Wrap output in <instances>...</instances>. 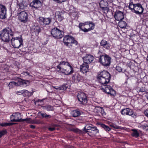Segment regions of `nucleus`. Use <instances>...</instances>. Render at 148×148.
I'll return each mask as SVG.
<instances>
[{
  "instance_id": "412c9836",
  "label": "nucleus",
  "mask_w": 148,
  "mask_h": 148,
  "mask_svg": "<svg viewBox=\"0 0 148 148\" xmlns=\"http://www.w3.org/2000/svg\"><path fill=\"white\" fill-rule=\"evenodd\" d=\"M11 121L12 122H20L21 121H26V119H22L21 120V119H19L18 117L16 116V115H12L10 117Z\"/></svg>"
},
{
  "instance_id": "e433bc0d",
  "label": "nucleus",
  "mask_w": 148,
  "mask_h": 148,
  "mask_svg": "<svg viewBox=\"0 0 148 148\" xmlns=\"http://www.w3.org/2000/svg\"><path fill=\"white\" fill-rule=\"evenodd\" d=\"M72 131H73V132H75L78 133H79V134H82V135L84 134L83 130L82 131L81 130H79L77 128H76V129L73 128L72 129Z\"/></svg>"
},
{
  "instance_id": "f704fd0d",
  "label": "nucleus",
  "mask_w": 148,
  "mask_h": 148,
  "mask_svg": "<svg viewBox=\"0 0 148 148\" xmlns=\"http://www.w3.org/2000/svg\"><path fill=\"white\" fill-rule=\"evenodd\" d=\"M108 3L107 2H105L104 4V7H103V5L102 3H100L99 5L100 8L104 10H106L108 11V8L107 7Z\"/></svg>"
},
{
  "instance_id": "b1692460",
  "label": "nucleus",
  "mask_w": 148,
  "mask_h": 148,
  "mask_svg": "<svg viewBox=\"0 0 148 148\" xmlns=\"http://www.w3.org/2000/svg\"><path fill=\"white\" fill-rule=\"evenodd\" d=\"M81 78V76L77 73H75L72 77V79L73 80L79 81Z\"/></svg>"
},
{
  "instance_id": "5fc2aeb1",
  "label": "nucleus",
  "mask_w": 148,
  "mask_h": 148,
  "mask_svg": "<svg viewBox=\"0 0 148 148\" xmlns=\"http://www.w3.org/2000/svg\"><path fill=\"white\" fill-rule=\"evenodd\" d=\"M30 127L31 128L34 129L36 127L35 126L33 125H30Z\"/></svg>"
},
{
  "instance_id": "c85d7f7f",
  "label": "nucleus",
  "mask_w": 148,
  "mask_h": 148,
  "mask_svg": "<svg viewBox=\"0 0 148 148\" xmlns=\"http://www.w3.org/2000/svg\"><path fill=\"white\" fill-rule=\"evenodd\" d=\"M43 109L46 110L48 111H53L54 108L53 107L50 105H47L43 107Z\"/></svg>"
},
{
  "instance_id": "f257e3e1",
  "label": "nucleus",
  "mask_w": 148,
  "mask_h": 148,
  "mask_svg": "<svg viewBox=\"0 0 148 148\" xmlns=\"http://www.w3.org/2000/svg\"><path fill=\"white\" fill-rule=\"evenodd\" d=\"M57 67L58 71L64 73L65 75H71L74 72L73 68L67 62H61Z\"/></svg>"
},
{
  "instance_id": "bb28decb",
  "label": "nucleus",
  "mask_w": 148,
  "mask_h": 148,
  "mask_svg": "<svg viewBox=\"0 0 148 148\" xmlns=\"http://www.w3.org/2000/svg\"><path fill=\"white\" fill-rule=\"evenodd\" d=\"M127 23L126 22L122 21V20L119 21L118 23L119 26L122 28H125L126 26Z\"/></svg>"
},
{
  "instance_id": "c756f323",
  "label": "nucleus",
  "mask_w": 148,
  "mask_h": 148,
  "mask_svg": "<svg viewBox=\"0 0 148 148\" xmlns=\"http://www.w3.org/2000/svg\"><path fill=\"white\" fill-rule=\"evenodd\" d=\"M18 81L19 84L20 86L22 85L26 86H27V83L29 82L28 81L23 80L21 79H20Z\"/></svg>"
},
{
  "instance_id": "473e14b6",
  "label": "nucleus",
  "mask_w": 148,
  "mask_h": 148,
  "mask_svg": "<svg viewBox=\"0 0 148 148\" xmlns=\"http://www.w3.org/2000/svg\"><path fill=\"white\" fill-rule=\"evenodd\" d=\"M21 92L24 97H29L31 95V93L26 90H22Z\"/></svg>"
},
{
  "instance_id": "f03ea898",
  "label": "nucleus",
  "mask_w": 148,
  "mask_h": 148,
  "mask_svg": "<svg viewBox=\"0 0 148 148\" xmlns=\"http://www.w3.org/2000/svg\"><path fill=\"white\" fill-rule=\"evenodd\" d=\"M110 79V75L107 71H103L101 72L97 76V79L98 82L104 85L109 83Z\"/></svg>"
},
{
  "instance_id": "3c124183",
  "label": "nucleus",
  "mask_w": 148,
  "mask_h": 148,
  "mask_svg": "<svg viewBox=\"0 0 148 148\" xmlns=\"http://www.w3.org/2000/svg\"><path fill=\"white\" fill-rule=\"evenodd\" d=\"M103 47L104 48H106L107 49H109L110 48L109 45L108 43Z\"/></svg>"
},
{
  "instance_id": "a19ab883",
  "label": "nucleus",
  "mask_w": 148,
  "mask_h": 148,
  "mask_svg": "<svg viewBox=\"0 0 148 148\" xmlns=\"http://www.w3.org/2000/svg\"><path fill=\"white\" fill-rule=\"evenodd\" d=\"M68 87L67 85V84L63 85L62 86H60V89L61 90H66L67 88Z\"/></svg>"
},
{
  "instance_id": "0eeeda50",
  "label": "nucleus",
  "mask_w": 148,
  "mask_h": 148,
  "mask_svg": "<svg viewBox=\"0 0 148 148\" xmlns=\"http://www.w3.org/2000/svg\"><path fill=\"white\" fill-rule=\"evenodd\" d=\"M51 34L53 37L55 38L60 39L63 36L64 32L56 27L51 29Z\"/></svg>"
},
{
  "instance_id": "72a5a7b5",
  "label": "nucleus",
  "mask_w": 148,
  "mask_h": 148,
  "mask_svg": "<svg viewBox=\"0 0 148 148\" xmlns=\"http://www.w3.org/2000/svg\"><path fill=\"white\" fill-rule=\"evenodd\" d=\"M94 27L93 26H91L90 27L88 28L87 29L84 28H82V27H81V28H80V29H81L82 31L84 32H87L89 31H90L92 30H93L94 29Z\"/></svg>"
},
{
  "instance_id": "4be33fe9",
  "label": "nucleus",
  "mask_w": 148,
  "mask_h": 148,
  "mask_svg": "<svg viewBox=\"0 0 148 148\" xmlns=\"http://www.w3.org/2000/svg\"><path fill=\"white\" fill-rule=\"evenodd\" d=\"M81 112L79 110H76L71 111V114L73 117H77L81 115Z\"/></svg>"
},
{
  "instance_id": "4d7b16f0",
  "label": "nucleus",
  "mask_w": 148,
  "mask_h": 148,
  "mask_svg": "<svg viewBox=\"0 0 148 148\" xmlns=\"http://www.w3.org/2000/svg\"><path fill=\"white\" fill-rule=\"evenodd\" d=\"M106 2H104L103 1H101V2L100 3H102V5H103V7H104V4Z\"/></svg>"
},
{
  "instance_id": "0e129e2a",
  "label": "nucleus",
  "mask_w": 148,
  "mask_h": 148,
  "mask_svg": "<svg viewBox=\"0 0 148 148\" xmlns=\"http://www.w3.org/2000/svg\"><path fill=\"white\" fill-rule=\"evenodd\" d=\"M1 136L0 135V138L1 137Z\"/></svg>"
},
{
  "instance_id": "f8f14e48",
  "label": "nucleus",
  "mask_w": 148,
  "mask_h": 148,
  "mask_svg": "<svg viewBox=\"0 0 148 148\" xmlns=\"http://www.w3.org/2000/svg\"><path fill=\"white\" fill-rule=\"evenodd\" d=\"M78 100L80 102V104H85L87 102V99L86 94L83 92H80L78 93L77 96Z\"/></svg>"
},
{
  "instance_id": "39448f33",
  "label": "nucleus",
  "mask_w": 148,
  "mask_h": 148,
  "mask_svg": "<svg viewBox=\"0 0 148 148\" xmlns=\"http://www.w3.org/2000/svg\"><path fill=\"white\" fill-rule=\"evenodd\" d=\"M111 58L108 55L104 53L100 56L99 61L101 64L105 66H109L111 62Z\"/></svg>"
},
{
  "instance_id": "1a4fd4ad",
  "label": "nucleus",
  "mask_w": 148,
  "mask_h": 148,
  "mask_svg": "<svg viewBox=\"0 0 148 148\" xmlns=\"http://www.w3.org/2000/svg\"><path fill=\"white\" fill-rule=\"evenodd\" d=\"M18 16L19 20L22 23H26L29 21L27 13L24 11L19 13Z\"/></svg>"
},
{
  "instance_id": "c9c22d12",
  "label": "nucleus",
  "mask_w": 148,
  "mask_h": 148,
  "mask_svg": "<svg viewBox=\"0 0 148 148\" xmlns=\"http://www.w3.org/2000/svg\"><path fill=\"white\" fill-rule=\"evenodd\" d=\"M110 126L113 127V128L116 129H120L121 130L124 129V128L123 127L119 126H117L114 124H112L110 125Z\"/></svg>"
},
{
  "instance_id": "864d4df0",
  "label": "nucleus",
  "mask_w": 148,
  "mask_h": 148,
  "mask_svg": "<svg viewBox=\"0 0 148 148\" xmlns=\"http://www.w3.org/2000/svg\"><path fill=\"white\" fill-rule=\"evenodd\" d=\"M144 114L145 115L148 117V109L146 110L144 112Z\"/></svg>"
},
{
  "instance_id": "37998d69",
  "label": "nucleus",
  "mask_w": 148,
  "mask_h": 148,
  "mask_svg": "<svg viewBox=\"0 0 148 148\" xmlns=\"http://www.w3.org/2000/svg\"><path fill=\"white\" fill-rule=\"evenodd\" d=\"M140 127L146 130H148V125H141Z\"/></svg>"
},
{
  "instance_id": "ddd939ff",
  "label": "nucleus",
  "mask_w": 148,
  "mask_h": 148,
  "mask_svg": "<svg viewBox=\"0 0 148 148\" xmlns=\"http://www.w3.org/2000/svg\"><path fill=\"white\" fill-rule=\"evenodd\" d=\"M6 7L0 4V18L5 19L6 18Z\"/></svg>"
},
{
  "instance_id": "bf43d9fd",
  "label": "nucleus",
  "mask_w": 148,
  "mask_h": 148,
  "mask_svg": "<svg viewBox=\"0 0 148 148\" xmlns=\"http://www.w3.org/2000/svg\"><path fill=\"white\" fill-rule=\"evenodd\" d=\"M25 73L28 75H29V73L27 72H25Z\"/></svg>"
},
{
  "instance_id": "423d86ee",
  "label": "nucleus",
  "mask_w": 148,
  "mask_h": 148,
  "mask_svg": "<svg viewBox=\"0 0 148 148\" xmlns=\"http://www.w3.org/2000/svg\"><path fill=\"white\" fill-rule=\"evenodd\" d=\"M23 40L21 37L12 38L11 39L12 45L14 48H18L23 45Z\"/></svg>"
},
{
  "instance_id": "dca6fc26",
  "label": "nucleus",
  "mask_w": 148,
  "mask_h": 148,
  "mask_svg": "<svg viewBox=\"0 0 148 148\" xmlns=\"http://www.w3.org/2000/svg\"><path fill=\"white\" fill-rule=\"evenodd\" d=\"M82 58L84 63L89 64L93 61L94 58L91 55L87 54L83 57Z\"/></svg>"
},
{
  "instance_id": "09e8293b",
  "label": "nucleus",
  "mask_w": 148,
  "mask_h": 148,
  "mask_svg": "<svg viewBox=\"0 0 148 148\" xmlns=\"http://www.w3.org/2000/svg\"><path fill=\"white\" fill-rule=\"evenodd\" d=\"M90 132H85L86 133H87L90 136H92L95 135V132H92L91 131Z\"/></svg>"
},
{
  "instance_id": "603ef678",
  "label": "nucleus",
  "mask_w": 148,
  "mask_h": 148,
  "mask_svg": "<svg viewBox=\"0 0 148 148\" xmlns=\"http://www.w3.org/2000/svg\"><path fill=\"white\" fill-rule=\"evenodd\" d=\"M55 129L54 127H49L48 128V130L50 131H52Z\"/></svg>"
},
{
  "instance_id": "49530a36",
  "label": "nucleus",
  "mask_w": 148,
  "mask_h": 148,
  "mask_svg": "<svg viewBox=\"0 0 148 148\" xmlns=\"http://www.w3.org/2000/svg\"><path fill=\"white\" fill-rule=\"evenodd\" d=\"M107 43V41L106 40H102L100 44L101 46L104 47Z\"/></svg>"
},
{
  "instance_id": "9d476101",
  "label": "nucleus",
  "mask_w": 148,
  "mask_h": 148,
  "mask_svg": "<svg viewBox=\"0 0 148 148\" xmlns=\"http://www.w3.org/2000/svg\"><path fill=\"white\" fill-rule=\"evenodd\" d=\"M121 114L123 115H127L131 116L134 118H136L137 117V114L135 113L130 109L127 108L123 109L121 111Z\"/></svg>"
},
{
  "instance_id": "de8ad7c7",
  "label": "nucleus",
  "mask_w": 148,
  "mask_h": 148,
  "mask_svg": "<svg viewBox=\"0 0 148 148\" xmlns=\"http://www.w3.org/2000/svg\"><path fill=\"white\" fill-rule=\"evenodd\" d=\"M116 69L117 71L119 72H121L122 71V68L119 66H117Z\"/></svg>"
},
{
  "instance_id": "aec40b11",
  "label": "nucleus",
  "mask_w": 148,
  "mask_h": 148,
  "mask_svg": "<svg viewBox=\"0 0 148 148\" xmlns=\"http://www.w3.org/2000/svg\"><path fill=\"white\" fill-rule=\"evenodd\" d=\"M64 13L63 12L57 11L55 13L56 17V18L59 21H61L64 19Z\"/></svg>"
},
{
  "instance_id": "a18cd8bd",
  "label": "nucleus",
  "mask_w": 148,
  "mask_h": 148,
  "mask_svg": "<svg viewBox=\"0 0 148 148\" xmlns=\"http://www.w3.org/2000/svg\"><path fill=\"white\" fill-rule=\"evenodd\" d=\"M42 121L39 120H34L33 121V123L35 124H40L42 123Z\"/></svg>"
},
{
  "instance_id": "13d9d810",
  "label": "nucleus",
  "mask_w": 148,
  "mask_h": 148,
  "mask_svg": "<svg viewBox=\"0 0 148 148\" xmlns=\"http://www.w3.org/2000/svg\"><path fill=\"white\" fill-rule=\"evenodd\" d=\"M60 88V87H58L57 88H55L58 90H61L60 89V88Z\"/></svg>"
},
{
  "instance_id": "79ce46f5",
  "label": "nucleus",
  "mask_w": 148,
  "mask_h": 148,
  "mask_svg": "<svg viewBox=\"0 0 148 148\" xmlns=\"http://www.w3.org/2000/svg\"><path fill=\"white\" fill-rule=\"evenodd\" d=\"M15 124V123H2L1 124V125L3 126H8L12 125Z\"/></svg>"
},
{
  "instance_id": "cd10ccee",
  "label": "nucleus",
  "mask_w": 148,
  "mask_h": 148,
  "mask_svg": "<svg viewBox=\"0 0 148 148\" xmlns=\"http://www.w3.org/2000/svg\"><path fill=\"white\" fill-rule=\"evenodd\" d=\"M92 127L90 126H85L83 130V134H85V132H90V130L92 128Z\"/></svg>"
},
{
  "instance_id": "680f3d73",
  "label": "nucleus",
  "mask_w": 148,
  "mask_h": 148,
  "mask_svg": "<svg viewBox=\"0 0 148 148\" xmlns=\"http://www.w3.org/2000/svg\"><path fill=\"white\" fill-rule=\"evenodd\" d=\"M147 60L148 62V55L147 58Z\"/></svg>"
},
{
  "instance_id": "7c9ffc66",
  "label": "nucleus",
  "mask_w": 148,
  "mask_h": 148,
  "mask_svg": "<svg viewBox=\"0 0 148 148\" xmlns=\"http://www.w3.org/2000/svg\"><path fill=\"white\" fill-rule=\"evenodd\" d=\"M100 126L102 127V128H103L105 130H106L107 132H108L110 131L111 129L110 128L109 126L103 124H100Z\"/></svg>"
},
{
  "instance_id": "393cba45",
  "label": "nucleus",
  "mask_w": 148,
  "mask_h": 148,
  "mask_svg": "<svg viewBox=\"0 0 148 148\" xmlns=\"http://www.w3.org/2000/svg\"><path fill=\"white\" fill-rule=\"evenodd\" d=\"M90 24L92 25L91 26H93V27H94L95 26V24L93 23L90 21L89 22H87L84 23H79V28H81V27H82V26H84L86 25H89L90 26Z\"/></svg>"
},
{
  "instance_id": "58836bf2",
  "label": "nucleus",
  "mask_w": 148,
  "mask_h": 148,
  "mask_svg": "<svg viewBox=\"0 0 148 148\" xmlns=\"http://www.w3.org/2000/svg\"><path fill=\"white\" fill-rule=\"evenodd\" d=\"M129 7L131 10L132 11L134 12L135 7V4H133L132 3H130Z\"/></svg>"
},
{
  "instance_id": "4468645a",
  "label": "nucleus",
  "mask_w": 148,
  "mask_h": 148,
  "mask_svg": "<svg viewBox=\"0 0 148 148\" xmlns=\"http://www.w3.org/2000/svg\"><path fill=\"white\" fill-rule=\"evenodd\" d=\"M144 8L140 3L135 4V7L134 12L138 14H142L143 12Z\"/></svg>"
},
{
  "instance_id": "20e7f679",
  "label": "nucleus",
  "mask_w": 148,
  "mask_h": 148,
  "mask_svg": "<svg viewBox=\"0 0 148 148\" xmlns=\"http://www.w3.org/2000/svg\"><path fill=\"white\" fill-rule=\"evenodd\" d=\"M63 42L65 45L70 48L72 47L73 43L76 45L78 44V42L75 40L74 38L69 35L65 36L64 37Z\"/></svg>"
},
{
  "instance_id": "2eb2a0df",
  "label": "nucleus",
  "mask_w": 148,
  "mask_h": 148,
  "mask_svg": "<svg viewBox=\"0 0 148 148\" xmlns=\"http://www.w3.org/2000/svg\"><path fill=\"white\" fill-rule=\"evenodd\" d=\"M42 5V3L39 0H34L30 4V6L36 9L40 7Z\"/></svg>"
},
{
  "instance_id": "4c0bfd02",
  "label": "nucleus",
  "mask_w": 148,
  "mask_h": 148,
  "mask_svg": "<svg viewBox=\"0 0 148 148\" xmlns=\"http://www.w3.org/2000/svg\"><path fill=\"white\" fill-rule=\"evenodd\" d=\"M16 83L14 82H11L9 84L8 86L10 89L11 88L16 86Z\"/></svg>"
},
{
  "instance_id": "a211bd4d",
  "label": "nucleus",
  "mask_w": 148,
  "mask_h": 148,
  "mask_svg": "<svg viewBox=\"0 0 148 148\" xmlns=\"http://www.w3.org/2000/svg\"><path fill=\"white\" fill-rule=\"evenodd\" d=\"M41 29L37 25H34L31 27V31L32 33H34L36 35H38L40 32Z\"/></svg>"
},
{
  "instance_id": "6e6d98bb",
  "label": "nucleus",
  "mask_w": 148,
  "mask_h": 148,
  "mask_svg": "<svg viewBox=\"0 0 148 148\" xmlns=\"http://www.w3.org/2000/svg\"><path fill=\"white\" fill-rule=\"evenodd\" d=\"M21 91H22V90L21 91H17L16 92V93L17 94H18V95H20V94H21Z\"/></svg>"
},
{
  "instance_id": "2f4dec72",
  "label": "nucleus",
  "mask_w": 148,
  "mask_h": 148,
  "mask_svg": "<svg viewBox=\"0 0 148 148\" xmlns=\"http://www.w3.org/2000/svg\"><path fill=\"white\" fill-rule=\"evenodd\" d=\"M133 133L131 134V135L133 137H137L139 136V134L137 130L135 129L132 130Z\"/></svg>"
},
{
  "instance_id": "052dcab7",
  "label": "nucleus",
  "mask_w": 148,
  "mask_h": 148,
  "mask_svg": "<svg viewBox=\"0 0 148 148\" xmlns=\"http://www.w3.org/2000/svg\"><path fill=\"white\" fill-rule=\"evenodd\" d=\"M53 126L54 127H54L55 128V127H57L58 125H57L53 124Z\"/></svg>"
},
{
  "instance_id": "6e6552de",
  "label": "nucleus",
  "mask_w": 148,
  "mask_h": 148,
  "mask_svg": "<svg viewBox=\"0 0 148 148\" xmlns=\"http://www.w3.org/2000/svg\"><path fill=\"white\" fill-rule=\"evenodd\" d=\"M107 84L103 85V87H102V89L105 93L110 94V95L114 96L116 95L115 91L110 86L106 85Z\"/></svg>"
},
{
  "instance_id": "7ed1b4c3",
  "label": "nucleus",
  "mask_w": 148,
  "mask_h": 148,
  "mask_svg": "<svg viewBox=\"0 0 148 148\" xmlns=\"http://www.w3.org/2000/svg\"><path fill=\"white\" fill-rule=\"evenodd\" d=\"M10 36H13V34L12 29L9 27H6L3 29L0 34L1 40L5 42L10 41Z\"/></svg>"
},
{
  "instance_id": "9b49d317",
  "label": "nucleus",
  "mask_w": 148,
  "mask_h": 148,
  "mask_svg": "<svg viewBox=\"0 0 148 148\" xmlns=\"http://www.w3.org/2000/svg\"><path fill=\"white\" fill-rule=\"evenodd\" d=\"M38 21L41 25L44 27L50 23L51 21V19L49 18H44L41 16L38 18Z\"/></svg>"
},
{
  "instance_id": "5701e85b",
  "label": "nucleus",
  "mask_w": 148,
  "mask_h": 148,
  "mask_svg": "<svg viewBox=\"0 0 148 148\" xmlns=\"http://www.w3.org/2000/svg\"><path fill=\"white\" fill-rule=\"evenodd\" d=\"M38 114L39 116H42V118H45L47 119H50L51 117V116L48 115L46 113H43L41 112H39Z\"/></svg>"
},
{
  "instance_id": "c03bdc74",
  "label": "nucleus",
  "mask_w": 148,
  "mask_h": 148,
  "mask_svg": "<svg viewBox=\"0 0 148 148\" xmlns=\"http://www.w3.org/2000/svg\"><path fill=\"white\" fill-rule=\"evenodd\" d=\"M7 133V132L6 130H2L0 131V135L1 137L2 136L6 134Z\"/></svg>"
},
{
  "instance_id": "e2e57ef3",
  "label": "nucleus",
  "mask_w": 148,
  "mask_h": 148,
  "mask_svg": "<svg viewBox=\"0 0 148 148\" xmlns=\"http://www.w3.org/2000/svg\"><path fill=\"white\" fill-rule=\"evenodd\" d=\"M147 98H148V92L147 93Z\"/></svg>"
},
{
  "instance_id": "ea45409f",
  "label": "nucleus",
  "mask_w": 148,
  "mask_h": 148,
  "mask_svg": "<svg viewBox=\"0 0 148 148\" xmlns=\"http://www.w3.org/2000/svg\"><path fill=\"white\" fill-rule=\"evenodd\" d=\"M92 132H95V134L97 133H99V130L97 129L96 127H93L90 130Z\"/></svg>"
},
{
  "instance_id": "a878e982",
  "label": "nucleus",
  "mask_w": 148,
  "mask_h": 148,
  "mask_svg": "<svg viewBox=\"0 0 148 148\" xmlns=\"http://www.w3.org/2000/svg\"><path fill=\"white\" fill-rule=\"evenodd\" d=\"M27 3L25 1H23L18 4V6L20 9L23 10L27 6Z\"/></svg>"
},
{
  "instance_id": "8fccbe9b",
  "label": "nucleus",
  "mask_w": 148,
  "mask_h": 148,
  "mask_svg": "<svg viewBox=\"0 0 148 148\" xmlns=\"http://www.w3.org/2000/svg\"><path fill=\"white\" fill-rule=\"evenodd\" d=\"M140 90L142 92H144L145 91V88L144 87H141L140 89Z\"/></svg>"
},
{
  "instance_id": "f3484780",
  "label": "nucleus",
  "mask_w": 148,
  "mask_h": 148,
  "mask_svg": "<svg viewBox=\"0 0 148 148\" xmlns=\"http://www.w3.org/2000/svg\"><path fill=\"white\" fill-rule=\"evenodd\" d=\"M115 19L119 21L123 19L124 16L123 13L120 11H116L114 16Z\"/></svg>"
},
{
  "instance_id": "6ab92c4d",
  "label": "nucleus",
  "mask_w": 148,
  "mask_h": 148,
  "mask_svg": "<svg viewBox=\"0 0 148 148\" xmlns=\"http://www.w3.org/2000/svg\"><path fill=\"white\" fill-rule=\"evenodd\" d=\"M89 67L88 64L84 63L80 66V71L83 73H85L88 72L89 70Z\"/></svg>"
}]
</instances>
